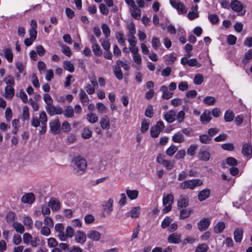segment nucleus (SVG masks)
Masks as SVG:
<instances>
[{
  "instance_id": "f257e3e1",
  "label": "nucleus",
  "mask_w": 252,
  "mask_h": 252,
  "mask_svg": "<svg viewBox=\"0 0 252 252\" xmlns=\"http://www.w3.org/2000/svg\"><path fill=\"white\" fill-rule=\"evenodd\" d=\"M73 173L76 175H81L86 171L87 163L86 160L81 156H77L73 158L70 164Z\"/></svg>"
},
{
  "instance_id": "f704fd0d",
  "label": "nucleus",
  "mask_w": 252,
  "mask_h": 252,
  "mask_svg": "<svg viewBox=\"0 0 252 252\" xmlns=\"http://www.w3.org/2000/svg\"><path fill=\"white\" fill-rule=\"evenodd\" d=\"M63 66L64 69L69 71L71 73H72L74 71V67L73 64L70 61H64L63 63Z\"/></svg>"
},
{
  "instance_id": "a878e982",
  "label": "nucleus",
  "mask_w": 252,
  "mask_h": 252,
  "mask_svg": "<svg viewBox=\"0 0 252 252\" xmlns=\"http://www.w3.org/2000/svg\"><path fill=\"white\" fill-rule=\"evenodd\" d=\"M140 210L141 208L140 206L133 207L128 212V214L131 218H137L139 216Z\"/></svg>"
},
{
  "instance_id": "2f4dec72",
  "label": "nucleus",
  "mask_w": 252,
  "mask_h": 252,
  "mask_svg": "<svg viewBox=\"0 0 252 252\" xmlns=\"http://www.w3.org/2000/svg\"><path fill=\"white\" fill-rule=\"evenodd\" d=\"M113 71L117 79L121 80L123 78V74L121 67H119V66H115L114 67Z\"/></svg>"
},
{
  "instance_id": "dca6fc26",
  "label": "nucleus",
  "mask_w": 252,
  "mask_h": 252,
  "mask_svg": "<svg viewBox=\"0 0 252 252\" xmlns=\"http://www.w3.org/2000/svg\"><path fill=\"white\" fill-rule=\"evenodd\" d=\"M160 91L162 92V97L164 99H169L172 97L173 93L170 92L166 86H162L160 88Z\"/></svg>"
},
{
  "instance_id": "412c9836",
  "label": "nucleus",
  "mask_w": 252,
  "mask_h": 252,
  "mask_svg": "<svg viewBox=\"0 0 252 252\" xmlns=\"http://www.w3.org/2000/svg\"><path fill=\"white\" fill-rule=\"evenodd\" d=\"M100 126L102 129H108L110 128V120L108 116H104L100 121Z\"/></svg>"
},
{
  "instance_id": "2eb2a0df",
  "label": "nucleus",
  "mask_w": 252,
  "mask_h": 252,
  "mask_svg": "<svg viewBox=\"0 0 252 252\" xmlns=\"http://www.w3.org/2000/svg\"><path fill=\"white\" fill-rule=\"evenodd\" d=\"M0 55L4 57L9 63H11L13 61V54L9 48H4L3 53H0Z\"/></svg>"
},
{
  "instance_id": "cd10ccee",
  "label": "nucleus",
  "mask_w": 252,
  "mask_h": 252,
  "mask_svg": "<svg viewBox=\"0 0 252 252\" xmlns=\"http://www.w3.org/2000/svg\"><path fill=\"white\" fill-rule=\"evenodd\" d=\"M225 225L223 221L218 222L214 228V232L216 234L221 233L225 228Z\"/></svg>"
},
{
  "instance_id": "603ef678",
  "label": "nucleus",
  "mask_w": 252,
  "mask_h": 252,
  "mask_svg": "<svg viewBox=\"0 0 252 252\" xmlns=\"http://www.w3.org/2000/svg\"><path fill=\"white\" fill-rule=\"evenodd\" d=\"M187 62H188V65L189 66H196L197 67H200L201 66V64L198 63L196 59H190L188 60Z\"/></svg>"
},
{
  "instance_id": "0eeeda50",
  "label": "nucleus",
  "mask_w": 252,
  "mask_h": 252,
  "mask_svg": "<svg viewBox=\"0 0 252 252\" xmlns=\"http://www.w3.org/2000/svg\"><path fill=\"white\" fill-rule=\"evenodd\" d=\"M35 200V197L32 192H29L22 196L21 200L25 204H32Z\"/></svg>"
},
{
  "instance_id": "37998d69",
  "label": "nucleus",
  "mask_w": 252,
  "mask_h": 252,
  "mask_svg": "<svg viewBox=\"0 0 252 252\" xmlns=\"http://www.w3.org/2000/svg\"><path fill=\"white\" fill-rule=\"evenodd\" d=\"M161 131H162L155 126H152L150 129L151 136L153 138H156L158 136Z\"/></svg>"
},
{
  "instance_id": "5701e85b",
  "label": "nucleus",
  "mask_w": 252,
  "mask_h": 252,
  "mask_svg": "<svg viewBox=\"0 0 252 252\" xmlns=\"http://www.w3.org/2000/svg\"><path fill=\"white\" fill-rule=\"evenodd\" d=\"M113 200L112 198H109L108 201L103 206V210L106 211L108 214H110L113 210Z\"/></svg>"
},
{
  "instance_id": "b1692460",
  "label": "nucleus",
  "mask_w": 252,
  "mask_h": 252,
  "mask_svg": "<svg viewBox=\"0 0 252 252\" xmlns=\"http://www.w3.org/2000/svg\"><path fill=\"white\" fill-rule=\"evenodd\" d=\"M4 94L6 98L11 99L14 95V87L6 86L5 88Z\"/></svg>"
},
{
  "instance_id": "69168bd1",
  "label": "nucleus",
  "mask_w": 252,
  "mask_h": 252,
  "mask_svg": "<svg viewBox=\"0 0 252 252\" xmlns=\"http://www.w3.org/2000/svg\"><path fill=\"white\" fill-rule=\"evenodd\" d=\"M74 234V231L73 228L70 226H67L65 230V235L67 238H72Z\"/></svg>"
},
{
  "instance_id": "a18cd8bd",
  "label": "nucleus",
  "mask_w": 252,
  "mask_h": 252,
  "mask_svg": "<svg viewBox=\"0 0 252 252\" xmlns=\"http://www.w3.org/2000/svg\"><path fill=\"white\" fill-rule=\"evenodd\" d=\"M208 19L211 23L213 25L217 24L219 21V17L216 14H210Z\"/></svg>"
},
{
  "instance_id": "6e6d98bb",
  "label": "nucleus",
  "mask_w": 252,
  "mask_h": 252,
  "mask_svg": "<svg viewBox=\"0 0 252 252\" xmlns=\"http://www.w3.org/2000/svg\"><path fill=\"white\" fill-rule=\"evenodd\" d=\"M226 163L229 166H235L238 164V161L233 157H228L226 159Z\"/></svg>"
},
{
  "instance_id": "a211bd4d",
  "label": "nucleus",
  "mask_w": 252,
  "mask_h": 252,
  "mask_svg": "<svg viewBox=\"0 0 252 252\" xmlns=\"http://www.w3.org/2000/svg\"><path fill=\"white\" fill-rule=\"evenodd\" d=\"M168 241L170 243L179 244L181 242V235L177 233H172L168 237Z\"/></svg>"
},
{
  "instance_id": "8fccbe9b",
  "label": "nucleus",
  "mask_w": 252,
  "mask_h": 252,
  "mask_svg": "<svg viewBox=\"0 0 252 252\" xmlns=\"http://www.w3.org/2000/svg\"><path fill=\"white\" fill-rule=\"evenodd\" d=\"M62 131L64 133H67L70 131L71 126L66 121H64L62 125Z\"/></svg>"
},
{
  "instance_id": "4c0bfd02",
  "label": "nucleus",
  "mask_w": 252,
  "mask_h": 252,
  "mask_svg": "<svg viewBox=\"0 0 252 252\" xmlns=\"http://www.w3.org/2000/svg\"><path fill=\"white\" fill-rule=\"evenodd\" d=\"M203 101L206 104L208 105H213L215 103L216 100L214 97L207 96L204 98Z\"/></svg>"
},
{
  "instance_id": "9d476101",
  "label": "nucleus",
  "mask_w": 252,
  "mask_h": 252,
  "mask_svg": "<svg viewBox=\"0 0 252 252\" xmlns=\"http://www.w3.org/2000/svg\"><path fill=\"white\" fill-rule=\"evenodd\" d=\"M242 154L247 157H252V146L250 144L245 143L243 145L242 148Z\"/></svg>"
},
{
  "instance_id": "c756f323",
  "label": "nucleus",
  "mask_w": 252,
  "mask_h": 252,
  "mask_svg": "<svg viewBox=\"0 0 252 252\" xmlns=\"http://www.w3.org/2000/svg\"><path fill=\"white\" fill-rule=\"evenodd\" d=\"M210 112L209 111L208 113L206 112L204 113L200 116V121L202 124L205 125L208 124L211 120V118L210 116Z\"/></svg>"
},
{
  "instance_id": "c9c22d12",
  "label": "nucleus",
  "mask_w": 252,
  "mask_h": 252,
  "mask_svg": "<svg viewBox=\"0 0 252 252\" xmlns=\"http://www.w3.org/2000/svg\"><path fill=\"white\" fill-rule=\"evenodd\" d=\"M224 118L226 122L232 121L234 118V115L233 112L230 110H227L225 113Z\"/></svg>"
},
{
  "instance_id": "79ce46f5",
  "label": "nucleus",
  "mask_w": 252,
  "mask_h": 252,
  "mask_svg": "<svg viewBox=\"0 0 252 252\" xmlns=\"http://www.w3.org/2000/svg\"><path fill=\"white\" fill-rule=\"evenodd\" d=\"M92 50L96 56H100L102 55V50L98 44L93 45Z\"/></svg>"
},
{
  "instance_id": "6e6552de",
  "label": "nucleus",
  "mask_w": 252,
  "mask_h": 252,
  "mask_svg": "<svg viewBox=\"0 0 252 252\" xmlns=\"http://www.w3.org/2000/svg\"><path fill=\"white\" fill-rule=\"evenodd\" d=\"M210 224V220L208 218H203L197 223L198 229L200 231H205Z\"/></svg>"
},
{
  "instance_id": "13d9d810",
  "label": "nucleus",
  "mask_w": 252,
  "mask_h": 252,
  "mask_svg": "<svg viewBox=\"0 0 252 252\" xmlns=\"http://www.w3.org/2000/svg\"><path fill=\"white\" fill-rule=\"evenodd\" d=\"M36 51L37 54L40 56H43L46 51V50L43 48V47L41 45H38L36 47Z\"/></svg>"
},
{
  "instance_id": "72a5a7b5",
  "label": "nucleus",
  "mask_w": 252,
  "mask_h": 252,
  "mask_svg": "<svg viewBox=\"0 0 252 252\" xmlns=\"http://www.w3.org/2000/svg\"><path fill=\"white\" fill-rule=\"evenodd\" d=\"M126 193L127 196L131 199L133 200L135 199L138 195V191L137 190H130V189H126Z\"/></svg>"
},
{
  "instance_id": "5fc2aeb1",
  "label": "nucleus",
  "mask_w": 252,
  "mask_h": 252,
  "mask_svg": "<svg viewBox=\"0 0 252 252\" xmlns=\"http://www.w3.org/2000/svg\"><path fill=\"white\" fill-rule=\"evenodd\" d=\"M92 135V131L88 127H85L84 129L82 136L83 138L87 139L90 138Z\"/></svg>"
},
{
  "instance_id": "3c124183",
  "label": "nucleus",
  "mask_w": 252,
  "mask_h": 252,
  "mask_svg": "<svg viewBox=\"0 0 252 252\" xmlns=\"http://www.w3.org/2000/svg\"><path fill=\"white\" fill-rule=\"evenodd\" d=\"M127 28L129 31V34L128 36L134 35L136 33L135 24L133 22H131L127 25Z\"/></svg>"
},
{
  "instance_id": "4d7b16f0",
  "label": "nucleus",
  "mask_w": 252,
  "mask_h": 252,
  "mask_svg": "<svg viewBox=\"0 0 252 252\" xmlns=\"http://www.w3.org/2000/svg\"><path fill=\"white\" fill-rule=\"evenodd\" d=\"M43 100L47 105L46 106H48L53 104V99L52 98L51 96L48 94H45L43 95Z\"/></svg>"
},
{
  "instance_id": "09e8293b",
  "label": "nucleus",
  "mask_w": 252,
  "mask_h": 252,
  "mask_svg": "<svg viewBox=\"0 0 252 252\" xmlns=\"http://www.w3.org/2000/svg\"><path fill=\"white\" fill-rule=\"evenodd\" d=\"M172 221V219L169 217H166L163 220L161 224V227L162 228H165L170 225V224Z\"/></svg>"
},
{
  "instance_id": "0e129e2a",
  "label": "nucleus",
  "mask_w": 252,
  "mask_h": 252,
  "mask_svg": "<svg viewBox=\"0 0 252 252\" xmlns=\"http://www.w3.org/2000/svg\"><path fill=\"white\" fill-rule=\"evenodd\" d=\"M237 38L235 36L230 34L227 36V43L230 45H233L236 43Z\"/></svg>"
},
{
  "instance_id": "473e14b6",
  "label": "nucleus",
  "mask_w": 252,
  "mask_h": 252,
  "mask_svg": "<svg viewBox=\"0 0 252 252\" xmlns=\"http://www.w3.org/2000/svg\"><path fill=\"white\" fill-rule=\"evenodd\" d=\"M172 139L174 142L179 143H183L185 140L183 135L179 132L175 133L172 136Z\"/></svg>"
},
{
  "instance_id": "f03ea898",
  "label": "nucleus",
  "mask_w": 252,
  "mask_h": 252,
  "mask_svg": "<svg viewBox=\"0 0 252 252\" xmlns=\"http://www.w3.org/2000/svg\"><path fill=\"white\" fill-rule=\"evenodd\" d=\"M203 184V181L199 179H191L186 180L183 181L180 184V187L183 189H193L196 187H199Z\"/></svg>"
},
{
  "instance_id": "864d4df0",
  "label": "nucleus",
  "mask_w": 252,
  "mask_h": 252,
  "mask_svg": "<svg viewBox=\"0 0 252 252\" xmlns=\"http://www.w3.org/2000/svg\"><path fill=\"white\" fill-rule=\"evenodd\" d=\"M208 250V245L203 243L197 246L195 249V252H206Z\"/></svg>"
},
{
  "instance_id": "39448f33",
  "label": "nucleus",
  "mask_w": 252,
  "mask_h": 252,
  "mask_svg": "<svg viewBox=\"0 0 252 252\" xmlns=\"http://www.w3.org/2000/svg\"><path fill=\"white\" fill-rule=\"evenodd\" d=\"M50 131L54 134H57L61 132V123L58 119L52 121L49 123Z\"/></svg>"
},
{
  "instance_id": "423d86ee",
  "label": "nucleus",
  "mask_w": 252,
  "mask_h": 252,
  "mask_svg": "<svg viewBox=\"0 0 252 252\" xmlns=\"http://www.w3.org/2000/svg\"><path fill=\"white\" fill-rule=\"evenodd\" d=\"M189 203V198L185 195L180 196L177 201V207L179 210L186 208L188 206Z\"/></svg>"
},
{
  "instance_id": "1a4fd4ad",
  "label": "nucleus",
  "mask_w": 252,
  "mask_h": 252,
  "mask_svg": "<svg viewBox=\"0 0 252 252\" xmlns=\"http://www.w3.org/2000/svg\"><path fill=\"white\" fill-rule=\"evenodd\" d=\"M75 240L77 243L81 244H84L86 240V234L85 232L82 231L78 230L75 234Z\"/></svg>"
},
{
  "instance_id": "774afa93",
  "label": "nucleus",
  "mask_w": 252,
  "mask_h": 252,
  "mask_svg": "<svg viewBox=\"0 0 252 252\" xmlns=\"http://www.w3.org/2000/svg\"><path fill=\"white\" fill-rule=\"evenodd\" d=\"M62 47L63 53L66 56L70 57L71 55V51L70 48L65 45H63Z\"/></svg>"
},
{
  "instance_id": "7c9ffc66",
  "label": "nucleus",
  "mask_w": 252,
  "mask_h": 252,
  "mask_svg": "<svg viewBox=\"0 0 252 252\" xmlns=\"http://www.w3.org/2000/svg\"><path fill=\"white\" fill-rule=\"evenodd\" d=\"M66 118H72L74 116V109L70 105L66 106L63 113Z\"/></svg>"
},
{
  "instance_id": "393cba45",
  "label": "nucleus",
  "mask_w": 252,
  "mask_h": 252,
  "mask_svg": "<svg viewBox=\"0 0 252 252\" xmlns=\"http://www.w3.org/2000/svg\"><path fill=\"white\" fill-rule=\"evenodd\" d=\"M175 112L173 110H170L165 114L164 118L168 123H171L175 120Z\"/></svg>"
},
{
  "instance_id": "aec40b11",
  "label": "nucleus",
  "mask_w": 252,
  "mask_h": 252,
  "mask_svg": "<svg viewBox=\"0 0 252 252\" xmlns=\"http://www.w3.org/2000/svg\"><path fill=\"white\" fill-rule=\"evenodd\" d=\"M6 220L8 224L12 226L16 229V222L15 220V214L13 212H9L6 216Z\"/></svg>"
},
{
  "instance_id": "f3484780",
  "label": "nucleus",
  "mask_w": 252,
  "mask_h": 252,
  "mask_svg": "<svg viewBox=\"0 0 252 252\" xmlns=\"http://www.w3.org/2000/svg\"><path fill=\"white\" fill-rule=\"evenodd\" d=\"M87 237L93 241H98L100 239V234L95 230H90L87 233Z\"/></svg>"
},
{
  "instance_id": "052dcab7",
  "label": "nucleus",
  "mask_w": 252,
  "mask_h": 252,
  "mask_svg": "<svg viewBox=\"0 0 252 252\" xmlns=\"http://www.w3.org/2000/svg\"><path fill=\"white\" fill-rule=\"evenodd\" d=\"M39 121L41 123V125L46 124L47 122V116L45 111H42L39 115Z\"/></svg>"
},
{
  "instance_id": "4be33fe9",
  "label": "nucleus",
  "mask_w": 252,
  "mask_h": 252,
  "mask_svg": "<svg viewBox=\"0 0 252 252\" xmlns=\"http://www.w3.org/2000/svg\"><path fill=\"white\" fill-rule=\"evenodd\" d=\"M198 158L200 160L207 161L210 158V154L209 152L205 150H200L198 153Z\"/></svg>"
},
{
  "instance_id": "bf43d9fd",
  "label": "nucleus",
  "mask_w": 252,
  "mask_h": 252,
  "mask_svg": "<svg viewBox=\"0 0 252 252\" xmlns=\"http://www.w3.org/2000/svg\"><path fill=\"white\" fill-rule=\"evenodd\" d=\"M102 30L105 36L107 38L110 36V30L108 26L106 24H103L101 27Z\"/></svg>"
},
{
  "instance_id": "338daca9",
  "label": "nucleus",
  "mask_w": 252,
  "mask_h": 252,
  "mask_svg": "<svg viewBox=\"0 0 252 252\" xmlns=\"http://www.w3.org/2000/svg\"><path fill=\"white\" fill-rule=\"evenodd\" d=\"M152 45L154 49L157 50L160 45L159 39L156 37H153L152 40Z\"/></svg>"
},
{
  "instance_id": "c85d7f7f",
  "label": "nucleus",
  "mask_w": 252,
  "mask_h": 252,
  "mask_svg": "<svg viewBox=\"0 0 252 252\" xmlns=\"http://www.w3.org/2000/svg\"><path fill=\"white\" fill-rule=\"evenodd\" d=\"M173 201L174 196L171 193L163 197L162 203L163 205H166L167 204L172 205L173 203Z\"/></svg>"
},
{
  "instance_id": "de8ad7c7",
  "label": "nucleus",
  "mask_w": 252,
  "mask_h": 252,
  "mask_svg": "<svg viewBox=\"0 0 252 252\" xmlns=\"http://www.w3.org/2000/svg\"><path fill=\"white\" fill-rule=\"evenodd\" d=\"M87 119L91 123H95L98 121V117L95 114L92 113L87 114Z\"/></svg>"
},
{
  "instance_id": "6ab92c4d",
  "label": "nucleus",
  "mask_w": 252,
  "mask_h": 252,
  "mask_svg": "<svg viewBox=\"0 0 252 252\" xmlns=\"http://www.w3.org/2000/svg\"><path fill=\"white\" fill-rule=\"evenodd\" d=\"M180 210L179 218L180 220H184L189 217L192 212V210L190 208L181 209Z\"/></svg>"
},
{
  "instance_id": "e433bc0d",
  "label": "nucleus",
  "mask_w": 252,
  "mask_h": 252,
  "mask_svg": "<svg viewBox=\"0 0 252 252\" xmlns=\"http://www.w3.org/2000/svg\"><path fill=\"white\" fill-rule=\"evenodd\" d=\"M116 39L118 42L121 45H124L126 42V39L124 37V34L122 32H118L116 34Z\"/></svg>"
},
{
  "instance_id": "bb28decb",
  "label": "nucleus",
  "mask_w": 252,
  "mask_h": 252,
  "mask_svg": "<svg viewBox=\"0 0 252 252\" xmlns=\"http://www.w3.org/2000/svg\"><path fill=\"white\" fill-rule=\"evenodd\" d=\"M79 98L81 103L84 105H86L89 101L88 95L86 94L85 92L82 89L80 90V92L79 94Z\"/></svg>"
},
{
  "instance_id": "ea45409f",
  "label": "nucleus",
  "mask_w": 252,
  "mask_h": 252,
  "mask_svg": "<svg viewBox=\"0 0 252 252\" xmlns=\"http://www.w3.org/2000/svg\"><path fill=\"white\" fill-rule=\"evenodd\" d=\"M204 81L203 76L201 74H196L194 78L193 83L197 85L201 84Z\"/></svg>"
},
{
  "instance_id": "20e7f679",
  "label": "nucleus",
  "mask_w": 252,
  "mask_h": 252,
  "mask_svg": "<svg viewBox=\"0 0 252 252\" xmlns=\"http://www.w3.org/2000/svg\"><path fill=\"white\" fill-rule=\"evenodd\" d=\"M46 110L47 113L51 116L60 115L63 113V110L61 107L59 106H55L53 104L48 106H46Z\"/></svg>"
},
{
  "instance_id": "a19ab883",
  "label": "nucleus",
  "mask_w": 252,
  "mask_h": 252,
  "mask_svg": "<svg viewBox=\"0 0 252 252\" xmlns=\"http://www.w3.org/2000/svg\"><path fill=\"white\" fill-rule=\"evenodd\" d=\"M199 140L203 144H209L212 140V138L206 134H201L199 135Z\"/></svg>"
},
{
  "instance_id": "49530a36",
  "label": "nucleus",
  "mask_w": 252,
  "mask_h": 252,
  "mask_svg": "<svg viewBox=\"0 0 252 252\" xmlns=\"http://www.w3.org/2000/svg\"><path fill=\"white\" fill-rule=\"evenodd\" d=\"M177 150V147L172 145L166 150V154L169 156H172L176 152Z\"/></svg>"
},
{
  "instance_id": "c03bdc74",
  "label": "nucleus",
  "mask_w": 252,
  "mask_h": 252,
  "mask_svg": "<svg viewBox=\"0 0 252 252\" xmlns=\"http://www.w3.org/2000/svg\"><path fill=\"white\" fill-rule=\"evenodd\" d=\"M4 81L7 85L6 86L14 87L15 85V80L13 77L11 76H8L4 78Z\"/></svg>"
},
{
  "instance_id": "4468645a",
  "label": "nucleus",
  "mask_w": 252,
  "mask_h": 252,
  "mask_svg": "<svg viewBox=\"0 0 252 252\" xmlns=\"http://www.w3.org/2000/svg\"><path fill=\"white\" fill-rule=\"evenodd\" d=\"M211 191L208 189H206L200 191L198 194V199L200 201H203L209 197Z\"/></svg>"
},
{
  "instance_id": "9b49d317",
  "label": "nucleus",
  "mask_w": 252,
  "mask_h": 252,
  "mask_svg": "<svg viewBox=\"0 0 252 252\" xmlns=\"http://www.w3.org/2000/svg\"><path fill=\"white\" fill-rule=\"evenodd\" d=\"M243 237V230L242 228L237 227L234 231V239L236 242L240 243Z\"/></svg>"
},
{
  "instance_id": "58836bf2",
  "label": "nucleus",
  "mask_w": 252,
  "mask_h": 252,
  "mask_svg": "<svg viewBox=\"0 0 252 252\" xmlns=\"http://www.w3.org/2000/svg\"><path fill=\"white\" fill-rule=\"evenodd\" d=\"M132 16L136 20H139L141 17V10L136 6L133 7L131 12Z\"/></svg>"
},
{
  "instance_id": "f8f14e48",
  "label": "nucleus",
  "mask_w": 252,
  "mask_h": 252,
  "mask_svg": "<svg viewBox=\"0 0 252 252\" xmlns=\"http://www.w3.org/2000/svg\"><path fill=\"white\" fill-rule=\"evenodd\" d=\"M230 7L233 11L238 12H241L244 8L242 3L237 0H232L230 3Z\"/></svg>"
},
{
  "instance_id": "680f3d73",
  "label": "nucleus",
  "mask_w": 252,
  "mask_h": 252,
  "mask_svg": "<svg viewBox=\"0 0 252 252\" xmlns=\"http://www.w3.org/2000/svg\"><path fill=\"white\" fill-rule=\"evenodd\" d=\"M23 222L25 225L28 226L30 228H31L33 224L32 220L31 218L29 216L25 217Z\"/></svg>"
},
{
  "instance_id": "7ed1b4c3",
  "label": "nucleus",
  "mask_w": 252,
  "mask_h": 252,
  "mask_svg": "<svg viewBox=\"0 0 252 252\" xmlns=\"http://www.w3.org/2000/svg\"><path fill=\"white\" fill-rule=\"evenodd\" d=\"M170 3L172 6L176 8L179 14H185L187 12L184 4L179 0H170Z\"/></svg>"
},
{
  "instance_id": "e2e57ef3",
  "label": "nucleus",
  "mask_w": 252,
  "mask_h": 252,
  "mask_svg": "<svg viewBox=\"0 0 252 252\" xmlns=\"http://www.w3.org/2000/svg\"><path fill=\"white\" fill-rule=\"evenodd\" d=\"M221 148L226 151H232L234 149L233 144L231 143H224L221 145Z\"/></svg>"
},
{
  "instance_id": "ddd939ff",
  "label": "nucleus",
  "mask_w": 252,
  "mask_h": 252,
  "mask_svg": "<svg viewBox=\"0 0 252 252\" xmlns=\"http://www.w3.org/2000/svg\"><path fill=\"white\" fill-rule=\"evenodd\" d=\"M49 203V206L53 211H57L60 209V202L55 198H51Z\"/></svg>"
}]
</instances>
